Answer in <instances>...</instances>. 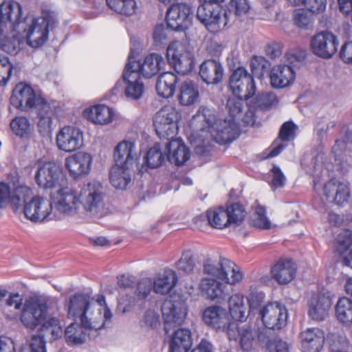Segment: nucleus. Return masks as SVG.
<instances>
[{"label":"nucleus","instance_id":"nucleus-24","mask_svg":"<svg viewBox=\"0 0 352 352\" xmlns=\"http://www.w3.org/2000/svg\"><path fill=\"white\" fill-rule=\"evenodd\" d=\"M210 133L219 144L232 142L239 135V129L234 120H218Z\"/></svg>","mask_w":352,"mask_h":352},{"label":"nucleus","instance_id":"nucleus-23","mask_svg":"<svg viewBox=\"0 0 352 352\" xmlns=\"http://www.w3.org/2000/svg\"><path fill=\"white\" fill-rule=\"evenodd\" d=\"M129 56H131L133 60L131 69L137 71L146 78L156 75L166 64L164 58L157 53H152L146 56L142 63L135 61L131 54Z\"/></svg>","mask_w":352,"mask_h":352},{"label":"nucleus","instance_id":"nucleus-9","mask_svg":"<svg viewBox=\"0 0 352 352\" xmlns=\"http://www.w3.org/2000/svg\"><path fill=\"white\" fill-rule=\"evenodd\" d=\"M179 114L175 107L165 106L156 113L153 118V125L157 135L170 140L173 139L178 129Z\"/></svg>","mask_w":352,"mask_h":352},{"label":"nucleus","instance_id":"nucleus-46","mask_svg":"<svg viewBox=\"0 0 352 352\" xmlns=\"http://www.w3.org/2000/svg\"><path fill=\"white\" fill-rule=\"evenodd\" d=\"M85 113L90 121L99 124L109 123L113 117L112 110L103 104L94 106L89 111H86Z\"/></svg>","mask_w":352,"mask_h":352},{"label":"nucleus","instance_id":"nucleus-12","mask_svg":"<svg viewBox=\"0 0 352 352\" xmlns=\"http://www.w3.org/2000/svg\"><path fill=\"white\" fill-rule=\"evenodd\" d=\"M35 181L37 185L44 189L56 187L62 175L60 165L54 161L38 160L35 164Z\"/></svg>","mask_w":352,"mask_h":352},{"label":"nucleus","instance_id":"nucleus-21","mask_svg":"<svg viewBox=\"0 0 352 352\" xmlns=\"http://www.w3.org/2000/svg\"><path fill=\"white\" fill-rule=\"evenodd\" d=\"M197 18L211 32H218L220 30V23L223 21L219 5L208 2H204L198 7Z\"/></svg>","mask_w":352,"mask_h":352},{"label":"nucleus","instance_id":"nucleus-27","mask_svg":"<svg viewBox=\"0 0 352 352\" xmlns=\"http://www.w3.org/2000/svg\"><path fill=\"white\" fill-rule=\"evenodd\" d=\"M324 194L327 199L337 205H342L348 201L350 192L346 182L333 178L324 186Z\"/></svg>","mask_w":352,"mask_h":352},{"label":"nucleus","instance_id":"nucleus-14","mask_svg":"<svg viewBox=\"0 0 352 352\" xmlns=\"http://www.w3.org/2000/svg\"><path fill=\"white\" fill-rule=\"evenodd\" d=\"M193 12L191 7L186 3L171 6L166 12L167 26L171 30L184 32L192 25Z\"/></svg>","mask_w":352,"mask_h":352},{"label":"nucleus","instance_id":"nucleus-7","mask_svg":"<svg viewBox=\"0 0 352 352\" xmlns=\"http://www.w3.org/2000/svg\"><path fill=\"white\" fill-rule=\"evenodd\" d=\"M63 327L60 320L56 317L46 318L41 325L38 333L33 335L30 342L34 352H46L45 344L52 342L62 337Z\"/></svg>","mask_w":352,"mask_h":352},{"label":"nucleus","instance_id":"nucleus-59","mask_svg":"<svg viewBox=\"0 0 352 352\" xmlns=\"http://www.w3.org/2000/svg\"><path fill=\"white\" fill-rule=\"evenodd\" d=\"M176 266L178 270L185 274L192 273L195 266L192 252L189 250L184 252L180 259L177 262Z\"/></svg>","mask_w":352,"mask_h":352},{"label":"nucleus","instance_id":"nucleus-52","mask_svg":"<svg viewBox=\"0 0 352 352\" xmlns=\"http://www.w3.org/2000/svg\"><path fill=\"white\" fill-rule=\"evenodd\" d=\"M166 158V152L162 153L160 144H155L147 151L144 162L147 167L156 168L160 166Z\"/></svg>","mask_w":352,"mask_h":352},{"label":"nucleus","instance_id":"nucleus-62","mask_svg":"<svg viewBox=\"0 0 352 352\" xmlns=\"http://www.w3.org/2000/svg\"><path fill=\"white\" fill-rule=\"evenodd\" d=\"M197 116L206 122V125L204 128L208 129L209 132L212 129L214 124L217 122V120L212 111L205 107H201L199 109Z\"/></svg>","mask_w":352,"mask_h":352},{"label":"nucleus","instance_id":"nucleus-39","mask_svg":"<svg viewBox=\"0 0 352 352\" xmlns=\"http://www.w3.org/2000/svg\"><path fill=\"white\" fill-rule=\"evenodd\" d=\"M231 270V261L225 258H221L218 262L208 261L204 265V272L210 277L223 280L226 278V272Z\"/></svg>","mask_w":352,"mask_h":352},{"label":"nucleus","instance_id":"nucleus-11","mask_svg":"<svg viewBox=\"0 0 352 352\" xmlns=\"http://www.w3.org/2000/svg\"><path fill=\"white\" fill-rule=\"evenodd\" d=\"M186 302L181 298L171 297L166 300L162 306L164 331L166 333L181 325L187 314Z\"/></svg>","mask_w":352,"mask_h":352},{"label":"nucleus","instance_id":"nucleus-64","mask_svg":"<svg viewBox=\"0 0 352 352\" xmlns=\"http://www.w3.org/2000/svg\"><path fill=\"white\" fill-rule=\"evenodd\" d=\"M331 352H351L349 343L346 340L342 337H334L329 343Z\"/></svg>","mask_w":352,"mask_h":352},{"label":"nucleus","instance_id":"nucleus-17","mask_svg":"<svg viewBox=\"0 0 352 352\" xmlns=\"http://www.w3.org/2000/svg\"><path fill=\"white\" fill-rule=\"evenodd\" d=\"M264 325L270 329H280L287 320V310L284 305L275 302L267 304L260 311Z\"/></svg>","mask_w":352,"mask_h":352},{"label":"nucleus","instance_id":"nucleus-15","mask_svg":"<svg viewBox=\"0 0 352 352\" xmlns=\"http://www.w3.org/2000/svg\"><path fill=\"white\" fill-rule=\"evenodd\" d=\"M53 204L58 219H61L62 215H74L78 213L81 205L80 195L69 188L58 190L56 196L53 198Z\"/></svg>","mask_w":352,"mask_h":352},{"label":"nucleus","instance_id":"nucleus-22","mask_svg":"<svg viewBox=\"0 0 352 352\" xmlns=\"http://www.w3.org/2000/svg\"><path fill=\"white\" fill-rule=\"evenodd\" d=\"M91 163V155L85 152H78L67 157L65 165L70 175L74 179H78L89 173Z\"/></svg>","mask_w":352,"mask_h":352},{"label":"nucleus","instance_id":"nucleus-37","mask_svg":"<svg viewBox=\"0 0 352 352\" xmlns=\"http://www.w3.org/2000/svg\"><path fill=\"white\" fill-rule=\"evenodd\" d=\"M215 278H203L200 286L204 295L211 300L224 299L226 296V285Z\"/></svg>","mask_w":352,"mask_h":352},{"label":"nucleus","instance_id":"nucleus-57","mask_svg":"<svg viewBox=\"0 0 352 352\" xmlns=\"http://www.w3.org/2000/svg\"><path fill=\"white\" fill-rule=\"evenodd\" d=\"M12 131L21 138L27 136L30 132V124L25 117H18L10 122Z\"/></svg>","mask_w":352,"mask_h":352},{"label":"nucleus","instance_id":"nucleus-51","mask_svg":"<svg viewBox=\"0 0 352 352\" xmlns=\"http://www.w3.org/2000/svg\"><path fill=\"white\" fill-rule=\"evenodd\" d=\"M338 320L346 324L352 323V300L343 297L338 300L336 306Z\"/></svg>","mask_w":352,"mask_h":352},{"label":"nucleus","instance_id":"nucleus-3","mask_svg":"<svg viewBox=\"0 0 352 352\" xmlns=\"http://www.w3.org/2000/svg\"><path fill=\"white\" fill-rule=\"evenodd\" d=\"M48 301L43 296H33L25 300L20 314V321L25 328L34 331L41 325L47 318Z\"/></svg>","mask_w":352,"mask_h":352},{"label":"nucleus","instance_id":"nucleus-10","mask_svg":"<svg viewBox=\"0 0 352 352\" xmlns=\"http://www.w3.org/2000/svg\"><path fill=\"white\" fill-rule=\"evenodd\" d=\"M203 320L212 328L226 332L230 340L236 338L237 323L230 321L228 313L224 309L219 306L206 308L203 313Z\"/></svg>","mask_w":352,"mask_h":352},{"label":"nucleus","instance_id":"nucleus-45","mask_svg":"<svg viewBox=\"0 0 352 352\" xmlns=\"http://www.w3.org/2000/svg\"><path fill=\"white\" fill-rule=\"evenodd\" d=\"M228 305L230 315L234 320L242 322L248 316L249 311L245 305L243 295L236 294L231 296Z\"/></svg>","mask_w":352,"mask_h":352},{"label":"nucleus","instance_id":"nucleus-63","mask_svg":"<svg viewBox=\"0 0 352 352\" xmlns=\"http://www.w3.org/2000/svg\"><path fill=\"white\" fill-rule=\"evenodd\" d=\"M327 220L329 224L333 226H343L352 227V214H347L344 217H341L340 215L331 212L329 213Z\"/></svg>","mask_w":352,"mask_h":352},{"label":"nucleus","instance_id":"nucleus-26","mask_svg":"<svg viewBox=\"0 0 352 352\" xmlns=\"http://www.w3.org/2000/svg\"><path fill=\"white\" fill-rule=\"evenodd\" d=\"M324 194L327 199L337 205H342L348 201L350 192L346 182L333 178L324 186Z\"/></svg>","mask_w":352,"mask_h":352},{"label":"nucleus","instance_id":"nucleus-38","mask_svg":"<svg viewBox=\"0 0 352 352\" xmlns=\"http://www.w3.org/2000/svg\"><path fill=\"white\" fill-rule=\"evenodd\" d=\"M192 343L190 331L188 329H178L172 335L170 352H188Z\"/></svg>","mask_w":352,"mask_h":352},{"label":"nucleus","instance_id":"nucleus-42","mask_svg":"<svg viewBox=\"0 0 352 352\" xmlns=\"http://www.w3.org/2000/svg\"><path fill=\"white\" fill-rule=\"evenodd\" d=\"M32 197V190L30 188L19 186L14 189L12 192L10 191L8 203H10L12 210L16 212L22 206L24 208V206L29 203Z\"/></svg>","mask_w":352,"mask_h":352},{"label":"nucleus","instance_id":"nucleus-53","mask_svg":"<svg viewBox=\"0 0 352 352\" xmlns=\"http://www.w3.org/2000/svg\"><path fill=\"white\" fill-rule=\"evenodd\" d=\"M314 15L305 8L296 9L292 14L294 23L299 28L307 30L314 25Z\"/></svg>","mask_w":352,"mask_h":352},{"label":"nucleus","instance_id":"nucleus-61","mask_svg":"<svg viewBox=\"0 0 352 352\" xmlns=\"http://www.w3.org/2000/svg\"><path fill=\"white\" fill-rule=\"evenodd\" d=\"M243 100L244 98L235 96L228 98L226 106L230 116L233 118L239 117L241 115L243 107Z\"/></svg>","mask_w":352,"mask_h":352},{"label":"nucleus","instance_id":"nucleus-29","mask_svg":"<svg viewBox=\"0 0 352 352\" xmlns=\"http://www.w3.org/2000/svg\"><path fill=\"white\" fill-rule=\"evenodd\" d=\"M302 352H320L324 345V336L318 328H308L300 334Z\"/></svg>","mask_w":352,"mask_h":352},{"label":"nucleus","instance_id":"nucleus-30","mask_svg":"<svg viewBox=\"0 0 352 352\" xmlns=\"http://www.w3.org/2000/svg\"><path fill=\"white\" fill-rule=\"evenodd\" d=\"M270 85L274 88H284L290 85L295 79V72L291 65H278L270 73Z\"/></svg>","mask_w":352,"mask_h":352},{"label":"nucleus","instance_id":"nucleus-35","mask_svg":"<svg viewBox=\"0 0 352 352\" xmlns=\"http://www.w3.org/2000/svg\"><path fill=\"white\" fill-rule=\"evenodd\" d=\"M250 10L247 0H230L223 13V26L232 25L239 18L246 15Z\"/></svg>","mask_w":352,"mask_h":352},{"label":"nucleus","instance_id":"nucleus-34","mask_svg":"<svg viewBox=\"0 0 352 352\" xmlns=\"http://www.w3.org/2000/svg\"><path fill=\"white\" fill-rule=\"evenodd\" d=\"M82 327L90 333L92 337L98 336V331L104 325L101 308L91 305V309L87 311L80 320Z\"/></svg>","mask_w":352,"mask_h":352},{"label":"nucleus","instance_id":"nucleus-41","mask_svg":"<svg viewBox=\"0 0 352 352\" xmlns=\"http://www.w3.org/2000/svg\"><path fill=\"white\" fill-rule=\"evenodd\" d=\"M177 275L172 270H165L162 274L153 282V291L157 294H166L175 286Z\"/></svg>","mask_w":352,"mask_h":352},{"label":"nucleus","instance_id":"nucleus-33","mask_svg":"<svg viewBox=\"0 0 352 352\" xmlns=\"http://www.w3.org/2000/svg\"><path fill=\"white\" fill-rule=\"evenodd\" d=\"M272 278L280 285L291 282L296 274V267L291 260H279L271 270Z\"/></svg>","mask_w":352,"mask_h":352},{"label":"nucleus","instance_id":"nucleus-16","mask_svg":"<svg viewBox=\"0 0 352 352\" xmlns=\"http://www.w3.org/2000/svg\"><path fill=\"white\" fill-rule=\"evenodd\" d=\"M338 38L329 31H322L315 34L311 40L312 52L322 58H331L337 51Z\"/></svg>","mask_w":352,"mask_h":352},{"label":"nucleus","instance_id":"nucleus-47","mask_svg":"<svg viewBox=\"0 0 352 352\" xmlns=\"http://www.w3.org/2000/svg\"><path fill=\"white\" fill-rule=\"evenodd\" d=\"M206 218L208 224L216 229H223L230 226L228 214L222 206L208 209L206 211Z\"/></svg>","mask_w":352,"mask_h":352},{"label":"nucleus","instance_id":"nucleus-2","mask_svg":"<svg viewBox=\"0 0 352 352\" xmlns=\"http://www.w3.org/2000/svg\"><path fill=\"white\" fill-rule=\"evenodd\" d=\"M56 22L52 13L43 12L41 17L27 16L23 19L17 32H25L27 43L32 47L37 48L47 40L49 28H52Z\"/></svg>","mask_w":352,"mask_h":352},{"label":"nucleus","instance_id":"nucleus-31","mask_svg":"<svg viewBox=\"0 0 352 352\" xmlns=\"http://www.w3.org/2000/svg\"><path fill=\"white\" fill-rule=\"evenodd\" d=\"M331 306V300L324 294L311 296L309 304V316L314 320H324L328 316Z\"/></svg>","mask_w":352,"mask_h":352},{"label":"nucleus","instance_id":"nucleus-8","mask_svg":"<svg viewBox=\"0 0 352 352\" xmlns=\"http://www.w3.org/2000/svg\"><path fill=\"white\" fill-rule=\"evenodd\" d=\"M23 211L25 217L34 223L58 220L53 201L39 196L33 197Z\"/></svg>","mask_w":352,"mask_h":352},{"label":"nucleus","instance_id":"nucleus-54","mask_svg":"<svg viewBox=\"0 0 352 352\" xmlns=\"http://www.w3.org/2000/svg\"><path fill=\"white\" fill-rule=\"evenodd\" d=\"M228 214L229 225H240L247 215L244 206L239 203H232L226 209Z\"/></svg>","mask_w":352,"mask_h":352},{"label":"nucleus","instance_id":"nucleus-58","mask_svg":"<svg viewBox=\"0 0 352 352\" xmlns=\"http://www.w3.org/2000/svg\"><path fill=\"white\" fill-rule=\"evenodd\" d=\"M336 251L342 254L346 251L352 245V231L349 229H344L340 232L336 238Z\"/></svg>","mask_w":352,"mask_h":352},{"label":"nucleus","instance_id":"nucleus-44","mask_svg":"<svg viewBox=\"0 0 352 352\" xmlns=\"http://www.w3.org/2000/svg\"><path fill=\"white\" fill-rule=\"evenodd\" d=\"M130 170L122 166H113L109 172V179L112 186L117 189H125L131 181Z\"/></svg>","mask_w":352,"mask_h":352},{"label":"nucleus","instance_id":"nucleus-36","mask_svg":"<svg viewBox=\"0 0 352 352\" xmlns=\"http://www.w3.org/2000/svg\"><path fill=\"white\" fill-rule=\"evenodd\" d=\"M91 309L89 297L82 294H75L71 296L67 307V315L69 318L82 319L88 309Z\"/></svg>","mask_w":352,"mask_h":352},{"label":"nucleus","instance_id":"nucleus-60","mask_svg":"<svg viewBox=\"0 0 352 352\" xmlns=\"http://www.w3.org/2000/svg\"><path fill=\"white\" fill-rule=\"evenodd\" d=\"M265 208L257 206L255 208L254 217L252 219V224L254 227L261 229H269L270 228V221L265 215Z\"/></svg>","mask_w":352,"mask_h":352},{"label":"nucleus","instance_id":"nucleus-13","mask_svg":"<svg viewBox=\"0 0 352 352\" xmlns=\"http://www.w3.org/2000/svg\"><path fill=\"white\" fill-rule=\"evenodd\" d=\"M230 87L234 96L248 100L256 92L253 76L244 67H238L230 77Z\"/></svg>","mask_w":352,"mask_h":352},{"label":"nucleus","instance_id":"nucleus-4","mask_svg":"<svg viewBox=\"0 0 352 352\" xmlns=\"http://www.w3.org/2000/svg\"><path fill=\"white\" fill-rule=\"evenodd\" d=\"M79 195L80 204L87 215L102 217L106 214V194L100 182H89L81 189Z\"/></svg>","mask_w":352,"mask_h":352},{"label":"nucleus","instance_id":"nucleus-28","mask_svg":"<svg viewBox=\"0 0 352 352\" xmlns=\"http://www.w3.org/2000/svg\"><path fill=\"white\" fill-rule=\"evenodd\" d=\"M223 65L219 61L208 59L201 64L199 74L207 85H217L223 79Z\"/></svg>","mask_w":352,"mask_h":352},{"label":"nucleus","instance_id":"nucleus-55","mask_svg":"<svg viewBox=\"0 0 352 352\" xmlns=\"http://www.w3.org/2000/svg\"><path fill=\"white\" fill-rule=\"evenodd\" d=\"M250 66L254 76L261 78L268 72L271 63L263 56H254Z\"/></svg>","mask_w":352,"mask_h":352},{"label":"nucleus","instance_id":"nucleus-5","mask_svg":"<svg viewBox=\"0 0 352 352\" xmlns=\"http://www.w3.org/2000/svg\"><path fill=\"white\" fill-rule=\"evenodd\" d=\"M132 63V58L129 56L128 63L124 69L122 79L117 81L112 91L114 94L123 91L128 99L136 100L142 96L144 92V85L140 79L139 72L131 69Z\"/></svg>","mask_w":352,"mask_h":352},{"label":"nucleus","instance_id":"nucleus-18","mask_svg":"<svg viewBox=\"0 0 352 352\" xmlns=\"http://www.w3.org/2000/svg\"><path fill=\"white\" fill-rule=\"evenodd\" d=\"M21 7L14 1H3L0 5V26L11 33L17 32L23 19H21Z\"/></svg>","mask_w":352,"mask_h":352},{"label":"nucleus","instance_id":"nucleus-48","mask_svg":"<svg viewBox=\"0 0 352 352\" xmlns=\"http://www.w3.org/2000/svg\"><path fill=\"white\" fill-rule=\"evenodd\" d=\"M198 97V88L194 82L191 80H186L182 84L178 96L181 104L190 105L195 102Z\"/></svg>","mask_w":352,"mask_h":352},{"label":"nucleus","instance_id":"nucleus-25","mask_svg":"<svg viewBox=\"0 0 352 352\" xmlns=\"http://www.w3.org/2000/svg\"><path fill=\"white\" fill-rule=\"evenodd\" d=\"M139 153L135 144L131 141L124 140L120 142L114 149V165L124 166L126 169H131L136 163Z\"/></svg>","mask_w":352,"mask_h":352},{"label":"nucleus","instance_id":"nucleus-40","mask_svg":"<svg viewBox=\"0 0 352 352\" xmlns=\"http://www.w3.org/2000/svg\"><path fill=\"white\" fill-rule=\"evenodd\" d=\"M177 80V76L173 72L161 74L156 82L157 94L165 98L171 97L175 93Z\"/></svg>","mask_w":352,"mask_h":352},{"label":"nucleus","instance_id":"nucleus-56","mask_svg":"<svg viewBox=\"0 0 352 352\" xmlns=\"http://www.w3.org/2000/svg\"><path fill=\"white\" fill-rule=\"evenodd\" d=\"M277 103V97L273 92L258 93L254 99L253 107L262 109H268Z\"/></svg>","mask_w":352,"mask_h":352},{"label":"nucleus","instance_id":"nucleus-1","mask_svg":"<svg viewBox=\"0 0 352 352\" xmlns=\"http://www.w3.org/2000/svg\"><path fill=\"white\" fill-rule=\"evenodd\" d=\"M10 103L21 111L35 108L39 133L45 136L51 132L52 118L55 116L56 109L55 102H48L45 98L36 95L30 85L21 82L13 89Z\"/></svg>","mask_w":352,"mask_h":352},{"label":"nucleus","instance_id":"nucleus-19","mask_svg":"<svg viewBox=\"0 0 352 352\" xmlns=\"http://www.w3.org/2000/svg\"><path fill=\"white\" fill-rule=\"evenodd\" d=\"M153 281L151 278L141 279L137 284L134 296L126 293L118 300V309L122 313L129 311L139 300H144L153 289Z\"/></svg>","mask_w":352,"mask_h":352},{"label":"nucleus","instance_id":"nucleus-43","mask_svg":"<svg viewBox=\"0 0 352 352\" xmlns=\"http://www.w3.org/2000/svg\"><path fill=\"white\" fill-rule=\"evenodd\" d=\"M91 337L90 333L85 330L82 325L76 322L70 324L65 330L64 338L69 345H79L85 343L86 337Z\"/></svg>","mask_w":352,"mask_h":352},{"label":"nucleus","instance_id":"nucleus-50","mask_svg":"<svg viewBox=\"0 0 352 352\" xmlns=\"http://www.w3.org/2000/svg\"><path fill=\"white\" fill-rule=\"evenodd\" d=\"M106 1L110 9L124 16H131L138 9L135 0H106Z\"/></svg>","mask_w":352,"mask_h":352},{"label":"nucleus","instance_id":"nucleus-20","mask_svg":"<svg viewBox=\"0 0 352 352\" xmlns=\"http://www.w3.org/2000/svg\"><path fill=\"white\" fill-rule=\"evenodd\" d=\"M58 148L65 152H73L83 144L82 133L80 129L67 126L62 128L56 135Z\"/></svg>","mask_w":352,"mask_h":352},{"label":"nucleus","instance_id":"nucleus-32","mask_svg":"<svg viewBox=\"0 0 352 352\" xmlns=\"http://www.w3.org/2000/svg\"><path fill=\"white\" fill-rule=\"evenodd\" d=\"M166 144L167 159L177 166L183 165L190 157V152L181 139H170Z\"/></svg>","mask_w":352,"mask_h":352},{"label":"nucleus","instance_id":"nucleus-49","mask_svg":"<svg viewBox=\"0 0 352 352\" xmlns=\"http://www.w3.org/2000/svg\"><path fill=\"white\" fill-rule=\"evenodd\" d=\"M240 336V344L243 350L249 351L253 349L256 336L255 327L245 324L241 327L237 325L236 333Z\"/></svg>","mask_w":352,"mask_h":352},{"label":"nucleus","instance_id":"nucleus-6","mask_svg":"<svg viewBox=\"0 0 352 352\" xmlns=\"http://www.w3.org/2000/svg\"><path fill=\"white\" fill-rule=\"evenodd\" d=\"M169 64L182 75L187 74L194 67V57L188 45L178 41L170 43L166 49Z\"/></svg>","mask_w":352,"mask_h":352}]
</instances>
